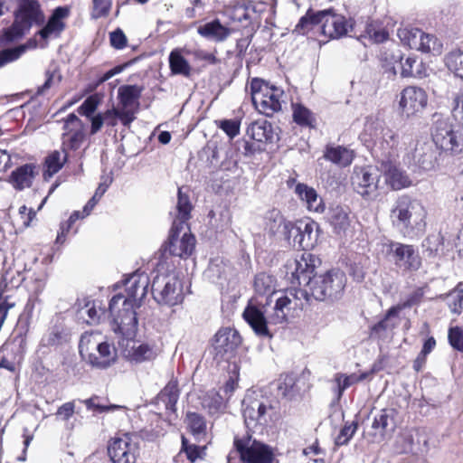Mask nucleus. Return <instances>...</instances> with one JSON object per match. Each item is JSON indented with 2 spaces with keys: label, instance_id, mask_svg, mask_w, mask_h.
<instances>
[{
  "label": "nucleus",
  "instance_id": "a211bd4d",
  "mask_svg": "<svg viewBox=\"0 0 463 463\" xmlns=\"http://www.w3.org/2000/svg\"><path fill=\"white\" fill-rule=\"evenodd\" d=\"M137 450V443L129 434L113 438L108 447L113 463H135Z\"/></svg>",
  "mask_w": 463,
  "mask_h": 463
},
{
  "label": "nucleus",
  "instance_id": "dca6fc26",
  "mask_svg": "<svg viewBox=\"0 0 463 463\" xmlns=\"http://www.w3.org/2000/svg\"><path fill=\"white\" fill-rule=\"evenodd\" d=\"M242 415L248 428L255 427L257 424L268 425L276 418V409L270 404L254 400L245 399L242 402Z\"/></svg>",
  "mask_w": 463,
  "mask_h": 463
},
{
  "label": "nucleus",
  "instance_id": "423d86ee",
  "mask_svg": "<svg viewBox=\"0 0 463 463\" xmlns=\"http://www.w3.org/2000/svg\"><path fill=\"white\" fill-rule=\"evenodd\" d=\"M345 283V274L340 269H334L314 277L308 290L317 300L335 299L342 294Z\"/></svg>",
  "mask_w": 463,
  "mask_h": 463
},
{
  "label": "nucleus",
  "instance_id": "ddd939ff",
  "mask_svg": "<svg viewBox=\"0 0 463 463\" xmlns=\"http://www.w3.org/2000/svg\"><path fill=\"white\" fill-rule=\"evenodd\" d=\"M388 253L394 265L403 271H416L421 266V258L413 245L391 241Z\"/></svg>",
  "mask_w": 463,
  "mask_h": 463
},
{
  "label": "nucleus",
  "instance_id": "09e8293b",
  "mask_svg": "<svg viewBox=\"0 0 463 463\" xmlns=\"http://www.w3.org/2000/svg\"><path fill=\"white\" fill-rule=\"evenodd\" d=\"M275 279L267 273H259L254 279V289L259 295H266L274 292Z\"/></svg>",
  "mask_w": 463,
  "mask_h": 463
},
{
  "label": "nucleus",
  "instance_id": "69168bd1",
  "mask_svg": "<svg viewBox=\"0 0 463 463\" xmlns=\"http://www.w3.org/2000/svg\"><path fill=\"white\" fill-rule=\"evenodd\" d=\"M452 113L456 119L462 120L463 118V88L453 92L452 97Z\"/></svg>",
  "mask_w": 463,
  "mask_h": 463
},
{
  "label": "nucleus",
  "instance_id": "aec40b11",
  "mask_svg": "<svg viewBox=\"0 0 463 463\" xmlns=\"http://www.w3.org/2000/svg\"><path fill=\"white\" fill-rule=\"evenodd\" d=\"M62 146L66 149L77 150L85 139V125L74 114L71 113L63 120Z\"/></svg>",
  "mask_w": 463,
  "mask_h": 463
},
{
  "label": "nucleus",
  "instance_id": "f704fd0d",
  "mask_svg": "<svg viewBox=\"0 0 463 463\" xmlns=\"http://www.w3.org/2000/svg\"><path fill=\"white\" fill-rule=\"evenodd\" d=\"M402 55L399 50H385L380 54L381 67L387 78H394L397 74V67L400 66Z\"/></svg>",
  "mask_w": 463,
  "mask_h": 463
},
{
  "label": "nucleus",
  "instance_id": "5fc2aeb1",
  "mask_svg": "<svg viewBox=\"0 0 463 463\" xmlns=\"http://www.w3.org/2000/svg\"><path fill=\"white\" fill-rule=\"evenodd\" d=\"M458 285L455 289L450 291L447 297V304L451 312L460 314L463 309V289Z\"/></svg>",
  "mask_w": 463,
  "mask_h": 463
},
{
  "label": "nucleus",
  "instance_id": "f03ea898",
  "mask_svg": "<svg viewBox=\"0 0 463 463\" xmlns=\"http://www.w3.org/2000/svg\"><path fill=\"white\" fill-rule=\"evenodd\" d=\"M361 138L366 143H373L382 161L396 160L401 152H406L408 146L413 144L412 134L399 133L385 126L384 121L375 115L366 118Z\"/></svg>",
  "mask_w": 463,
  "mask_h": 463
},
{
  "label": "nucleus",
  "instance_id": "774afa93",
  "mask_svg": "<svg viewBox=\"0 0 463 463\" xmlns=\"http://www.w3.org/2000/svg\"><path fill=\"white\" fill-rule=\"evenodd\" d=\"M99 105V99L96 96L88 97L79 107L78 112L83 116L90 118Z\"/></svg>",
  "mask_w": 463,
  "mask_h": 463
},
{
  "label": "nucleus",
  "instance_id": "052dcab7",
  "mask_svg": "<svg viewBox=\"0 0 463 463\" xmlns=\"http://www.w3.org/2000/svg\"><path fill=\"white\" fill-rule=\"evenodd\" d=\"M24 51V46H17L0 51V68L9 62L18 60Z\"/></svg>",
  "mask_w": 463,
  "mask_h": 463
},
{
  "label": "nucleus",
  "instance_id": "3c124183",
  "mask_svg": "<svg viewBox=\"0 0 463 463\" xmlns=\"http://www.w3.org/2000/svg\"><path fill=\"white\" fill-rule=\"evenodd\" d=\"M67 161L66 148L63 147L62 151H54L49 155L45 160V165L48 173L52 175L61 170L65 162Z\"/></svg>",
  "mask_w": 463,
  "mask_h": 463
},
{
  "label": "nucleus",
  "instance_id": "f8f14e48",
  "mask_svg": "<svg viewBox=\"0 0 463 463\" xmlns=\"http://www.w3.org/2000/svg\"><path fill=\"white\" fill-rule=\"evenodd\" d=\"M195 242V238L190 232L188 225L174 221L168 241L170 254L185 259L194 252Z\"/></svg>",
  "mask_w": 463,
  "mask_h": 463
},
{
  "label": "nucleus",
  "instance_id": "72a5a7b5",
  "mask_svg": "<svg viewBox=\"0 0 463 463\" xmlns=\"http://www.w3.org/2000/svg\"><path fill=\"white\" fill-rule=\"evenodd\" d=\"M247 134L257 142L271 143L273 141L272 125L267 120H258L251 123L247 128Z\"/></svg>",
  "mask_w": 463,
  "mask_h": 463
},
{
  "label": "nucleus",
  "instance_id": "5701e85b",
  "mask_svg": "<svg viewBox=\"0 0 463 463\" xmlns=\"http://www.w3.org/2000/svg\"><path fill=\"white\" fill-rule=\"evenodd\" d=\"M242 317L253 332L260 337H272L269 329V317H266L265 311L262 310L253 299H250L245 307Z\"/></svg>",
  "mask_w": 463,
  "mask_h": 463
},
{
  "label": "nucleus",
  "instance_id": "1a4fd4ad",
  "mask_svg": "<svg viewBox=\"0 0 463 463\" xmlns=\"http://www.w3.org/2000/svg\"><path fill=\"white\" fill-rule=\"evenodd\" d=\"M319 264L320 260L317 257L308 252H303L299 257L288 261L287 276L291 284L309 288L313 278L317 277L315 271Z\"/></svg>",
  "mask_w": 463,
  "mask_h": 463
},
{
  "label": "nucleus",
  "instance_id": "4468645a",
  "mask_svg": "<svg viewBox=\"0 0 463 463\" xmlns=\"http://www.w3.org/2000/svg\"><path fill=\"white\" fill-rule=\"evenodd\" d=\"M319 225L310 219L294 222L290 232V242L293 247L303 250L313 249L318 241Z\"/></svg>",
  "mask_w": 463,
  "mask_h": 463
},
{
  "label": "nucleus",
  "instance_id": "2f4dec72",
  "mask_svg": "<svg viewBox=\"0 0 463 463\" xmlns=\"http://www.w3.org/2000/svg\"><path fill=\"white\" fill-rule=\"evenodd\" d=\"M295 193L303 202L306 203L309 211L316 213L323 212L324 205L322 199L318 196L314 188L309 187L305 184H298L295 187Z\"/></svg>",
  "mask_w": 463,
  "mask_h": 463
},
{
  "label": "nucleus",
  "instance_id": "a19ab883",
  "mask_svg": "<svg viewBox=\"0 0 463 463\" xmlns=\"http://www.w3.org/2000/svg\"><path fill=\"white\" fill-rule=\"evenodd\" d=\"M330 222L336 233L340 234L345 232L350 225L348 213L342 207H335L332 209L330 214Z\"/></svg>",
  "mask_w": 463,
  "mask_h": 463
},
{
  "label": "nucleus",
  "instance_id": "13d9d810",
  "mask_svg": "<svg viewBox=\"0 0 463 463\" xmlns=\"http://www.w3.org/2000/svg\"><path fill=\"white\" fill-rule=\"evenodd\" d=\"M78 316L87 324H95L99 322L100 314L94 303L88 302L84 307L80 308Z\"/></svg>",
  "mask_w": 463,
  "mask_h": 463
},
{
  "label": "nucleus",
  "instance_id": "c9c22d12",
  "mask_svg": "<svg viewBox=\"0 0 463 463\" xmlns=\"http://www.w3.org/2000/svg\"><path fill=\"white\" fill-rule=\"evenodd\" d=\"M324 157L326 160H328L341 167H345V166L349 165L352 163L354 155H353V151L349 150L346 147H344L341 146H328L326 148Z\"/></svg>",
  "mask_w": 463,
  "mask_h": 463
},
{
  "label": "nucleus",
  "instance_id": "8fccbe9b",
  "mask_svg": "<svg viewBox=\"0 0 463 463\" xmlns=\"http://www.w3.org/2000/svg\"><path fill=\"white\" fill-rule=\"evenodd\" d=\"M388 33L379 25L370 23L366 24L364 33L361 38L368 39L371 43H381L388 39Z\"/></svg>",
  "mask_w": 463,
  "mask_h": 463
},
{
  "label": "nucleus",
  "instance_id": "a18cd8bd",
  "mask_svg": "<svg viewBox=\"0 0 463 463\" xmlns=\"http://www.w3.org/2000/svg\"><path fill=\"white\" fill-rule=\"evenodd\" d=\"M424 296V291L422 288H418L414 291H412L406 298V300L395 307H391L388 310V317H397L399 312L407 307H411L413 306L418 305Z\"/></svg>",
  "mask_w": 463,
  "mask_h": 463
},
{
  "label": "nucleus",
  "instance_id": "39448f33",
  "mask_svg": "<svg viewBox=\"0 0 463 463\" xmlns=\"http://www.w3.org/2000/svg\"><path fill=\"white\" fill-rule=\"evenodd\" d=\"M250 92L252 103L256 109L267 116L271 117L281 109V98L284 91L260 79H253L250 82Z\"/></svg>",
  "mask_w": 463,
  "mask_h": 463
},
{
  "label": "nucleus",
  "instance_id": "412c9836",
  "mask_svg": "<svg viewBox=\"0 0 463 463\" xmlns=\"http://www.w3.org/2000/svg\"><path fill=\"white\" fill-rule=\"evenodd\" d=\"M239 333L231 327L221 328L214 335L213 349L217 358H229L241 344Z\"/></svg>",
  "mask_w": 463,
  "mask_h": 463
},
{
  "label": "nucleus",
  "instance_id": "e2e57ef3",
  "mask_svg": "<svg viewBox=\"0 0 463 463\" xmlns=\"http://www.w3.org/2000/svg\"><path fill=\"white\" fill-rule=\"evenodd\" d=\"M45 75L46 80L42 86L38 87L36 91L37 95H44L48 90L55 85H58L61 80V75L55 71H47Z\"/></svg>",
  "mask_w": 463,
  "mask_h": 463
},
{
  "label": "nucleus",
  "instance_id": "393cba45",
  "mask_svg": "<svg viewBox=\"0 0 463 463\" xmlns=\"http://www.w3.org/2000/svg\"><path fill=\"white\" fill-rule=\"evenodd\" d=\"M250 23L259 26L262 21L266 24L273 25V17L276 12L274 0L249 1Z\"/></svg>",
  "mask_w": 463,
  "mask_h": 463
},
{
  "label": "nucleus",
  "instance_id": "864d4df0",
  "mask_svg": "<svg viewBox=\"0 0 463 463\" xmlns=\"http://www.w3.org/2000/svg\"><path fill=\"white\" fill-rule=\"evenodd\" d=\"M296 377L291 373L280 375L278 383L279 395L285 398H291L295 393Z\"/></svg>",
  "mask_w": 463,
  "mask_h": 463
},
{
  "label": "nucleus",
  "instance_id": "603ef678",
  "mask_svg": "<svg viewBox=\"0 0 463 463\" xmlns=\"http://www.w3.org/2000/svg\"><path fill=\"white\" fill-rule=\"evenodd\" d=\"M421 66V62L416 58L409 56L405 60H401V76L402 78L420 77V71L419 67Z\"/></svg>",
  "mask_w": 463,
  "mask_h": 463
},
{
  "label": "nucleus",
  "instance_id": "4c0bfd02",
  "mask_svg": "<svg viewBox=\"0 0 463 463\" xmlns=\"http://www.w3.org/2000/svg\"><path fill=\"white\" fill-rule=\"evenodd\" d=\"M93 355L96 359L87 356L85 360L93 367L100 369L110 366L116 359L115 349L109 344H108V350L106 352H103V348H98V350L93 352Z\"/></svg>",
  "mask_w": 463,
  "mask_h": 463
},
{
  "label": "nucleus",
  "instance_id": "bf43d9fd",
  "mask_svg": "<svg viewBox=\"0 0 463 463\" xmlns=\"http://www.w3.org/2000/svg\"><path fill=\"white\" fill-rule=\"evenodd\" d=\"M231 18L233 21L243 24V26L251 24L249 3L235 5L232 10Z\"/></svg>",
  "mask_w": 463,
  "mask_h": 463
},
{
  "label": "nucleus",
  "instance_id": "c85d7f7f",
  "mask_svg": "<svg viewBox=\"0 0 463 463\" xmlns=\"http://www.w3.org/2000/svg\"><path fill=\"white\" fill-rule=\"evenodd\" d=\"M399 412L394 408H384L375 412L372 428L379 430L382 434L393 431L398 424Z\"/></svg>",
  "mask_w": 463,
  "mask_h": 463
},
{
  "label": "nucleus",
  "instance_id": "c03bdc74",
  "mask_svg": "<svg viewBox=\"0 0 463 463\" xmlns=\"http://www.w3.org/2000/svg\"><path fill=\"white\" fill-rule=\"evenodd\" d=\"M187 426L191 433L196 438L201 439L206 433V422L203 416L195 412H189L186 415Z\"/></svg>",
  "mask_w": 463,
  "mask_h": 463
},
{
  "label": "nucleus",
  "instance_id": "f3484780",
  "mask_svg": "<svg viewBox=\"0 0 463 463\" xmlns=\"http://www.w3.org/2000/svg\"><path fill=\"white\" fill-rule=\"evenodd\" d=\"M44 20V14L37 0H18L15 26L20 33L29 30L33 24H43Z\"/></svg>",
  "mask_w": 463,
  "mask_h": 463
},
{
  "label": "nucleus",
  "instance_id": "473e14b6",
  "mask_svg": "<svg viewBox=\"0 0 463 463\" xmlns=\"http://www.w3.org/2000/svg\"><path fill=\"white\" fill-rule=\"evenodd\" d=\"M197 33L214 42H223L231 33L230 29L223 26L218 19L206 23L197 28Z\"/></svg>",
  "mask_w": 463,
  "mask_h": 463
},
{
  "label": "nucleus",
  "instance_id": "c756f323",
  "mask_svg": "<svg viewBox=\"0 0 463 463\" xmlns=\"http://www.w3.org/2000/svg\"><path fill=\"white\" fill-rule=\"evenodd\" d=\"M70 11L69 6H59L55 8L46 25L40 31V35L46 39L52 34L60 33L65 27L63 19L69 16Z\"/></svg>",
  "mask_w": 463,
  "mask_h": 463
},
{
  "label": "nucleus",
  "instance_id": "6ab92c4d",
  "mask_svg": "<svg viewBox=\"0 0 463 463\" xmlns=\"http://www.w3.org/2000/svg\"><path fill=\"white\" fill-rule=\"evenodd\" d=\"M404 160L420 168L429 171L435 166V154L431 146L427 142H420L413 137V144L408 146Z\"/></svg>",
  "mask_w": 463,
  "mask_h": 463
},
{
  "label": "nucleus",
  "instance_id": "cd10ccee",
  "mask_svg": "<svg viewBox=\"0 0 463 463\" xmlns=\"http://www.w3.org/2000/svg\"><path fill=\"white\" fill-rule=\"evenodd\" d=\"M98 348H103V352L108 350V343L103 341V336L99 332L85 333L81 335L79 350L82 359L85 360L87 356L96 359L93 352Z\"/></svg>",
  "mask_w": 463,
  "mask_h": 463
},
{
  "label": "nucleus",
  "instance_id": "0eeeda50",
  "mask_svg": "<svg viewBox=\"0 0 463 463\" xmlns=\"http://www.w3.org/2000/svg\"><path fill=\"white\" fill-rule=\"evenodd\" d=\"M233 444L242 463H274L276 460L273 448L250 435L235 437Z\"/></svg>",
  "mask_w": 463,
  "mask_h": 463
},
{
  "label": "nucleus",
  "instance_id": "7ed1b4c3",
  "mask_svg": "<svg viewBox=\"0 0 463 463\" xmlns=\"http://www.w3.org/2000/svg\"><path fill=\"white\" fill-rule=\"evenodd\" d=\"M428 212L423 203L407 194L399 196L390 211L393 228L403 237L412 238L422 233L426 227Z\"/></svg>",
  "mask_w": 463,
  "mask_h": 463
},
{
  "label": "nucleus",
  "instance_id": "bb28decb",
  "mask_svg": "<svg viewBox=\"0 0 463 463\" xmlns=\"http://www.w3.org/2000/svg\"><path fill=\"white\" fill-rule=\"evenodd\" d=\"M382 167L386 182L393 190H401L411 184V179L396 165L395 160L382 161Z\"/></svg>",
  "mask_w": 463,
  "mask_h": 463
},
{
  "label": "nucleus",
  "instance_id": "9b49d317",
  "mask_svg": "<svg viewBox=\"0 0 463 463\" xmlns=\"http://www.w3.org/2000/svg\"><path fill=\"white\" fill-rule=\"evenodd\" d=\"M382 171L376 166L354 168L352 185L354 191L364 199L373 200L379 194Z\"/></svg>",
  "mask_w": 463,
  "mask_h": 463
},
{
  "label": "nucleus",
  "instance_id": "b1692460",
  "mask_svg": "<svg viewBox=\"0 0 463 463\" xmlns=\"http://www.w3.org/2000/svg\"><path fill=\"white\" fill-rule=\"evenodd\" d=\"M293 224L294 222L287 221L277 209H272L266 213V231L272 236H282L288 242H290V232Z\"/></svg>",
  "mask_w": 463,
  "mask_h": 463
},
{
  "label": "nucleus",
  "instance_id": "9d476101",
  "mask_svg": "<svg viewBox=\"0 0 463 463\" xmlns=\"http://www.w3.org/2000/svg\"><path fill=\"white\" fill-rule=\"evenodd\" d=\"M431 137L437 147L442 151L458 153L462 149L463 138L449 118H439L435 120Z\"/></svg>",
  "mask_w": 463,
  "mask_h": 463
},
{
  "label": "nucleus",
  "instance_id": "20e7f679",
  "mask_svg": "<svg viewBox=\"0 0 463 463\" xmlns=\"http://www.w3.org/2000/svg\"><path fill=\"white\" fill-rule=\"evenodd\" d=\"M352 26L345 16L329 9L316 14L307 13L299 20L296 31L304 34L307 30L317 27V30L320 31L324 36L337 39L345 35Z\"/></svg>",
  "mask_w": 463,
  "mask_h": 463
},
{
  "label": "nucleus",
  "instance_id": "338daca9",
  "mask_svg": "<svg viewBox=\"0 0 463 463\" xmlns=\"http://www.w3.org/2000/svg\"><path fill=\"white\" fill-rule=\"evenodd\" d=\"M449 341L453 348L463 352V329L455 326L449 330Z\"/></svg>",
  "mask_w": 463,
  "mask_h": 463
},
{
  "label": "nucleus",
  "instance_id": "37998d69",
  "mask_svg": "<svg viewBox=\"0 0 463 463\" xmlns=\"http://www.w3.org/2000/svg\"><path fill=\"white\" fill-rule=\"evenodd\" d=\"M445 63L450 71L463 79V50L457 49L449 52L445 57Z\"/></svg>",
  "mask_w": 463,
  "mask_h": 463
},
{
  "label": "nucleus",
  "instance_id": "ea45409f",
  "mask_svg": "<svg viewBox=\"0 0 463 463\" xmlns=\"http://www.w3.org/2000/svg\"><path fill=\"white\" fill-rule=\"evenodd\" d=\"M397 35L400 40L411 49L420 48L422 31L418 28L404 27L398 29Z\"/></svg>",
  "mask_w": 463,
  "mask_h": 463
},
{
  "label": "nucleus",
  "instance_id": "49530a36",
  "mask_svg": "<svg viewBox=\"0 0 463 463\" xmlns=\"http://www.w3.org/2000/svg\"><path fill=\"white\" fill-rule=\"evenodd\" d=\"M293 119L302 127H313L315 123L314 114L301 104H293Z\"/></svg>",
  "mask_w": 463,
  "mask_h": 463
},
{
  "label": "nucleus",
  "instance_id": "a878e982",
  "mask_svg": "<svg viewBox=\"0 0 463 463\" xmlns=\"http://www.w3.org/2000/svg\"><path fill=\"white\" fill-rule=\"evenodd\" d=\"M128 347L125 349V356L130 361L136 363H142L144 361L152 360L156 356L155 345L148 343L132 340L131 337H127Z\"/></svg>",
  "mask_w": 463,
  "mask_h": 463
},
{
  "label": "nucleus",
  "instance_id": "6e6552de",
  "mask_svg": "<svg viewBox=\"0 0 463 463\" xmlns=\"http://www.w3.org/2000/svg\"><path fill=\"white\" fill-rule=\"evenodd\" d=\"M154 299L160 305H179L184 300L182 282L173 274L156 275L152 283Z\"/></svg>",
  "mask_w": 463,
  "mask_h": 463
},
{
  "label": "nucleus",
  "instance_id": "680f3d73",
  "mask_svg": "<svg viewBox=\"0 0 463 463\" xmlns=\"http://www.w3.org/2000/svg\"><path fill=\"white\" fill-rule=\"evenodd\" d=\"M112 5V0H92L91 17L99 19L108 16Z\"/></svg>",
  "mask_w": 463,
  "mask_h": 463
},
{
  "label": "nucleus",
  "instance_id": "4d7b16f0",
  "mask_svg": "<svg viewBox=\"0 0 463 463\" xmlns=\"http://www.w3.org/2000/svg\"><path fill=\"white\" fill-rule=\"evenodd\" d=\"M124 111L120 108H112L101 113L104 117V123L108 126L115 127L119 120L125 127H129L134 120H128V122L123 119Z\"/></svg>",
  "mask_w": 463,
  "mask_h": 463
},
{
  "label": "nucleus",
  "instance_id": "58836bf2",
  "mask_svg": "<svg viewBox=\"0 0 463 463\" xmlns=\"http://www.w3.org/2000/svg\"><path fill=\"white\" fill-rule=\"evenodd\" d=\"M372 373H363L360 374L352 373L346 375L345 373H338L335 375L334 381L336 383L338 397H341L344 391L350 386L365 380Z\"/></svg>",
  "mask_w": 463,
  "mask_h": 463
},
{
  "label": "nucleus",
  "instance_id": "0e129e2a",
  "mask_svg": "<svg viewBox=\"0 0 463 463\" xmlns=\"http://www.w3.org/2000/svg\"><path fill=\"white\" fill-rule=\"evenodd\" d=\"M203 449L194 445L190 444L184 436H182V449L187 457V458L191 462H194L197 458L201 457V453Z\"/></svg>",
  "mask_w": 463,
  "mask_h": 463
},
{
  "label": "nucleus",
  "instance_id": "6e6d98bb",
  "mask_svg": "<svg viewBox=\"0 0 463 463\" xmlns=\"http://www.w3.org/2000/svg\"><path fill=\"white\" fill-rule=\"evenodd\" d=\"M420 48H417V51L422 52H434L440 53L442 50V44L438 39L431 34H428L422 32V37H420Z\"/></svg>",
  "mask_w": 463,
  "mask_h": 463
},
{
  "label": "nucleus",
  "instance_id": "79ce46f5",
  "mask_svg": "<svg viewBox=\"0 0 463 463\" xmlns=\"http://www.w3.org/2000/svg\"><path fill=\"white\" fill-rule=\"evenodd\" d=\"M414 438L411 430L401 432L393 443V453L407 454L412 451Z\"/></svg>",
  "mask_w": 463,
  "mask_h": 463
},
{
  "label": "nucleus",
  "instance_id": "7c9ffc66",
  "mask_svg": "<svg viewBox=\"0 0 463 463\" xmlns=\"http://www.w3.org/2000/svg\"><path fill=\"white\" fill-rule=\"evenodd\" d=\"M36 167L32 164L24 165L16 168L10 176V183L17 190L30 187L37 175Z\"/></svg>",
  "mask_w": 463,
  "mask_h": 463
},
{
  "label": "nucleus",
  "instance_id": "2eb2a0df",
  "mask_svg": "<svg viewBox=\"0 0 463 463\" xmlns=\"http://www.w3.org/2000/svg\"><path fill=\"white\" fill-rule=\"evenodd\" d=\"M428 104V94L420 87L408 86L400 94L402 116L409 118L421 113Z\"/></svg>",
  "mask_w": 463,
  "mask_h": 463
},
{
  "label": "nucleus",
  "instance_id": "e433bc0d",
  "mask_svg": "<svg viewBox=\"0 0 463 463\" xmlns=\"http://www.w3.org/2000/svg\"><path fill=\"white\" fill-rule=\"evenodd\" d=\"M169 67L172 74L190 77L192 68L188 61L182 55L179 49L173 50L169 54Z\"/></svg>",
  "mask_w": 463,
  "mask_h": 463
},
{
  "label": "nucleus",
  "instance_id": "4be33fe9",
  "mask_svg": "<svg viewBox=\"0 0 463 463\" xmlns=\"http://www.w3.org/2000/svg\"><path fill=\"white\" fill-rule=\"evenodd\" d=\"M143 90L144 88L138 85H123L118 88V108L124 111L123 119L125 121L135 120L139 105L138 99Z\"/></svg>",
  "mask_w": 463,
  "mask_h": 463
},
{
  "label": "nucleus",
  "instance_id": "f257e3e1",
  "mask_svg": "<svg viewBox=\"0 0 463 463\" xmlns=\"http://www.w3.org/2000/svg\"><path fill=\"white\" fill-rule=\"evenodd\" d=\"M124 286L126 295H115L109 301V310L114 332L131 337L137 329L136 309L147 293L148 276L144 272H134L124 280Z\"/></svg>",
  "mask_w": 463,
  "mask_h": 463
},
{
  "label": "nucleus",
  "instance_id": "de8ad7c7",
  "mask_svg": "<svg viewBox=\"0 0 463 463\" xmlns=\"http://www.w3.org/2000/svg\"><path fill=\"white\" fill-rule=\"evenodd\" d=\"M176 210L177 215L174 221L182 222L184 224H186V221L190 218L192 205L188 195L183 192L182 188L178 189Z\"/></svg>",
  "mask_w": 463,
  "mask_h": 463
}]
</instances>
